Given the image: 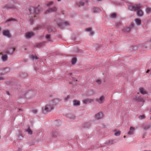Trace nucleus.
Wrapping results in <instances>:
<instances>
[{
	"label": "nucleus",
	"instance_id": "obj_1",
	"mask_svg": "<svg viewBox=\"0 0 151 151\" xmlns=\"http://www.w3.org/2000/svg\"><path fill=\"white\" fill-rule=\"evenodd\" d=\"M142 7V5L138 4L132 6V11L137 10V13L138 15L142 16L143 15V13L142 11L140 9V8Z\"/></svg>",
	"mask_w": 151,
	"mask_h": 151
},
{
	"label": "nucleus",
	"instance_id": "obj_2",
	"mask_svg": "<svg viewBox=\"0 0 151 151\" xmlns=\"http://www.w3.org/2000/svg\"><path fill=\"white\" fill-rule=\"evenodd\" d=\"M52 102H49L47 105L43 108L42 111L44 113H47L51 111L54 109V106L52 104Z\"/></svg>",
	"mask_w": 151,
	"mask_h": 151
},
{
	"label": "nucleus",
	"instance_id": "obj_3",
	"mask_svg": "<svg viewBox=\"0 0 151 151\" xmlns=\"http://www.w3.org/2000/svg\"><path fill=\"white\" fill-rule=\"evenodd\" d=\"M29 11L32 14H33L34 17H35V14H37L39 12V10L37 8L31 7L29 9Z\"/></svg>",
	"mask_w": 151,
	"mask_h": 151
},
{
	"label": "nucleus",
	"instance_id": "obj_4",
	"mask_svg": "<svg viewBox=\"0 0 151 151\" xmlns=\"http://www.w3.org/2000/svg\"><path fill=\"white\" fill-rule=\"evenodd\" d=\"M34 35L33 32H28L26 33L25 36L27 38H29L33 36Z\"/></svg>",
	"mask_w": 151,
	"mask_h": 151
},
{
	"label": "nucleus",
	"instance_id": "obj_5",
	"mask_svg": "<svg viewBox=\"0 0 151 151\" xmlns=\"http://www.w3.org/2000/svg\"><path fill=\"white\" fill-rule=\"evenodd\" d=\"M57 10V9L55 7H54L52 8H50L49 9L47 10L45 12V14H47L48 13H50L52 12H54L56 11Z\"/></svg>",
	"mask_w": 151,
	"mask_h": 151
},
{
	"label": "nucleus",
	"instance_id": "obj_6",
	"mask_svg": "<svg viewBox=\"0 0 151 151\" xmlns=\"http://www.w3.org/2000/svg\"><path fill=\"white\" fill-rule=\"evenodd\" d=\"M57 24L59 26H62L63 25L65 26L68 25L69 24V23L66 21H62L60 23H57Z\"/></svg>",
	"mask_w": 151,
	"mask_h": 151
},
{
	"label": "nucleus",
	"instance_id": "obj_7",
	"mask_svg": "<svg viewBox=\"0 0 151 151\" xmlns=\"http://www.w3.org/2000/svg\"><path fill=\"white\" fill-rule=\"evenodd\" d=\"M103 116V114L102 112H100L98 113L97 114L95 115V117L96 119H99L102 118Z\"/></svg>",
	"mask_w": 151,
	"mask_h": 151
},
{
	"label": "nucleus",
	"instance_id": "obj_8",
	"mask_svg": "<svg viewBox=\"0 0 151 151\" xmlns=\"http://www.w3.org/2000/svg\"><path fill=\"white\" fill-rule=\"evenodd\" d=\"M104 98H105L104 96H101L100 97L99 99H96V101L99 104H101L103 102V101L104 99Z\"/></svg>",
	"mask_w": 151,
	"mask_h": 151
},
{
	"label": "nucleus",
	"instance_id": "obj_9",
	"mask_svg": "<svg viewBox=\"0 0 151 151\" xmlns=\"http://www.w3.org/2000/svg\"><path fill=\"white\" fill-rule=\"evenodd\" d=\"M73 104L74 106H78L80 105V102L77 100H75L73 101Z\"/></svg>",
	"mask_w": 151,
	"mask_h": 151
},
{
	"label": "nucleus",
	"instance_id": "obj_10",
	"mask_svg": "<svg viewBox=\"0 0 151 151\" xmlns=\"http://www.w3.org/2000/svg\"><path fill=\"white\" fill-rule=\"evenodd\" d=\"M59 101L60 100L59 99H55L53 100L52 101H50V102H52V104L54 106V105H56L58 104Z\"/></svg>",
	"mask_w": 151,
	"mask_h": 151
},
{
	"label": "nucleus",
	"instance_id": "obj_11",
	"mask_svg": "<svg viewBox=\"0 0 151 151\" xmlns=\"http://www.w3.org/2000/svg\"><path fill=\"white\" fill-rule=\"evenodd\" d=\"M0 54L2 55L1 59L3 61H6L8 59V56L6 54H3L1 53Z\"/></svg>",
	"mask_w": 151,
	"mask_h": 151
},
{
	"label": "nucleus",
	"instance_id": "obj_12",
	"mask_svg": "<svg viewBox=\"0 0 151 151\" xmlns=\"http://www.w3.org/2000/svg\"><path fill=\"white\" fill-rule=\"evenodd\" d=\"M134 100L137 101L138 102H144L143 99L140 97H135V98L134 99Z\"/></svg>",
	"mask_w": 151,
	"mask_h": 151
},
{
	"label": "nucleus",
	"instance_id": "obj_13",
	"mask_svg": "<svg viewBox=\"0 0 151 151\" xmlns=\"http://www.w3.org/2000/svg\"><path fill=\"white\" fill-rule=\"evenodd\" d=\"M52 137H56L58 135V132L55 130H53L52 132Z\"/></svg>",
	"mask_w": 151,
	"mask_h": 151
},
{
	"label": "nucleus",
	"instance_id": "obj_14",
	"mask_svg": "<svg viewBox=\"0 0 151 151\" xmlns=\"http://www.w3.org/2000/svg\"><path fill=\"white\" fill-rule=\"evenodd\" d=\"M3 35H4L8 37H10V35L9 34V32L8 30H5L4 31L3 33Z\"/></svg>",
	"mask_w": 151,
	"mask_h": 151
},
{
	"label": "nucleus",
	"instance_id": "obj_15",
	"mask_svg": "<svg viewBox=\"0 0 151 151\" xmlns=\"http://www.w3.org/2000/svg\"><path fill=\"white\" fill-rule=\"evenodd\" d=\"M93 101V100H92L88 99H86L83 100V102L84 104H87L88 103H91Z\"/></svg>",
	"mask_w": 151,
	"mask_h": 151
},
{
	"label": "nucleus",
	"instance_id": "obj_16",
	"mask_svg": "<svg viewBox=\"0 0 151 151\" xmlns=\"http://www.w3.org/2000/svg\"><path fill=\"white\" fill-rule=\"evenodd\" d=\"M25 131L27 132L28 134L30 135H32L33 133V132L31 130L29 127L25 130Z\"/></svg>",
	"mask_w": 151,
	"mask_h": 151
},
{
	"label": "nucleus",
	"instance_id": "obj_17",
	"mask_svg": "<svg viewBox=\"0 0 151 151\" xmlns=\"http://www.w3.org/2000/svg\"><path fill=\"white\" fill-rule=\"evenodd\" d=\"M139 92L142 94L144 95L147 93L146 91L143 88H141L139 89Z\"/></svg>",
	"mask_w": 151,
	"mask_h": 151
},
{
	"label": "nucleus",
	"instance_id": "obj_18",
	"mask_svg": "<svg viewBox=\"0 0 151 151\" xmlns=\"http://www.w3.org/2000/svg\"><path fill=\"white\" fill-rule=\"evenodd\" d=\"M135 21L137 25H140L141 24V20L139 19H135Z\"/></svg>",
	"mask_w": 151,
	"mask_h": 151
},
{
	"label": "nucleus",
	"instance_id": "obj_19",
	"mask_svg": "<svg viewBox=\"0 0 151 151\" xmlns=\"http://www.w3.org/2000/svg\"><path fill=\"white\" fill-rule=\"evenodd\" d=\"M10 71L9 68V67L5 68L4 69V72L5 73H6L9 72Z\"/></svg>",
	"mask_w": 151,
	"mask_h": 151
},
{
	"label": "nucleus",
	"instance_id": "obj_20",
	"mask_svg": "<svg viewBox=\"0 0 151 151\" xmlns=\"http://www.w3.org/2000/svg\"><path fill=\"white\" fill-rule=\"evenodd\" d=\"M86 30L87 31L91 32V35H93V32H91V28H86Z\"/></svg>",
	"mask_w": 151,
	"mask_h": 151
},
{
	"label": "nucleus",
	"instance_id": "obj_21",
	"mask_svg": "<svg viewBox=\"0 0 151 151\" xmlns=\"http://www.w3.org/2000/svg\"><path fill=\"white\" fill-rule=\"evenodd\" d=\"M145 118V115H140L138 117L139 119L142 120Z\"/></svg>",
	"mask_w": 151,
	"mask_h": 151
},
{
	"label": "nucleus",
	"instance_id": "obj_22",
	"mask_svg": "<svg viewBox=\"0 0 151 151\" xmlns=\"http://www.w3.org/2000/svg\"><path fill=\"white\" fill-rule=\"evenodd\" d=\"M77 59L76 58H73L72 60V63L73 65H74L76 63Z\"/></svg>",
	"mask_w": 151,
	"mask_h": 151
},
{
	"label": "nucleus",
	"instance_id": "obj_23",
	"mask_svg": "<svg viewBox=\"0 0 151 151\" xmlns=\"http://www.w3.org/2000/svg\"><path fill=\"white\" fill-rule=\"evenodd\" d=\"M23 138V137L22 136L21 134H20L19 135H18L17 136V139H18L21 140Z\"/></svg>",
	"mask_w": 151,
	"mask_h": 151
},
{
	"label": "nucleus",
	"instance_id": "obj_24",
	"mask_svg": "<svg viewBox=\"0 0 151 151\" xmlns=\"http://www.w3.org/2000/svg\"><path fill=\"white\" fill-rule=\"evenodd\" d=\"M31 57L33 60L34 59L36 60L39 59V58H38L37 56L33 55L31 56Z\"/></svg>",
	"mask_w": 151,
	"mask_h": 151
},
{
	"label": "nucleus",
	"instance_id": "obj_25",
	"mask_svg": "<svg viewBox=\"0 0 151 151\" xmlns=\"http://www.w3.org/2000/svg\"><path fill=\"white\" fill-rule=\"evenodd\" d=\"M45 38L48 39V40L49 41H51V40L50 39V35H47L45 36Z\"/></svg>",
	"mask_w": 151,
	"mask_h": 151
},
{
	"label": "nucleus",
	"instance_id": "obj_26",
	"mask_svg": "<svg viewBox=\"0 0 151 151\" xmlns=\"http://www.w3.org/2000/svg\"><path fill=\"white\" fill-rule=\"evenodd\" d=\"M134 133V132L130 130V131L127 132V134L129 135H131L133 134Z\"/></svg>",
	"mask_w": 151,
	"mask_h": 151
},
{
	"label": "nucleus",
	"instance_id": "obj_27",
	"mask_svg": "<svg viewBox=\"0 0 151 151\" xmlns=\"http://www.w3.org/2000/svg\"><path fill=\"white\" fill-rule=\"evenodd\" d=\"M151 11V8H147L146 9V12L147 13H149Z\"/></svg>",
	"mask_w": 151,
	"mask_h": 151
},
{
	"label": "nucleus",
	"instance_id": "obj_28",
	"mask_svg": "<svg viewBox=\"0 0 151 151\" xmlns=\"http://www.w3.org/2000/svg\"><path fill=\"white\" fill-rule=\"evenodd\" d=\"M116 14L115 13H113L111 14V18H114L116 17Z\"/></svg>",
	"mask_w": 151,
	"mask_h": 151
},
{
	"label": "nucleus",
	"instance_id": "obj_29",
	"mask_svg": "<svg viewBox=\"0 0 151 151\" xmlns=\"http://www.w3.org/2000/svg\"><path fill=\"white\" fill-rule=\"evenodd\" d=\"M120 131H118L117 132H116L115 134L114 135L116 136H119L120 135Z\"/></svg>",
	"mask_w": 151,
	"mask_h": 151
},
{
	"label": "nucleus",
	"instance_id": "obj_30",
	"mask_svg": "<svg viewBox=\"0 0 151 151\" xmlns=\"http://www.w3.org/2000/svg\"><path fill=\"white\" fill-rule=\"evenodd\" d=\"M124 30L127 32H129L130 30V29L129 27H126L124 29Z\"/></svg>",
	"mask_w": 151,
	"mask_h": 151
},
{
	"label": "nucleus",
	"instance_id": "obj_31",
	"mask_svg": "<svg viewBox=\"0 0 151 151\" xmlns=\"http://www.w3.org/2000/svg\"><path fill=\"white\" fill-rule=\"evenodd\" d=\"M84 4L83 2H80L78 3V5L79 6H83L84 5Z\"/></svg>",
	"mask_w": 151,
	"mask_h": 151
},
{
	"label": "nucleus",
	"instance_id": "obj_32",
	"mask_svg": "<svg viewBox=\"0 0 151 151\" xmlns=\"http://www.w3.org/2000/svg\"><path fill=\"white\" fill-rule=\"evenodd\" d=\"M53 4V2L52 1H50L49 3H47V6H49L51 5L52 4Z\"/></svg>",
	"mask_w": 151,
	"mask_h": 151
},
{
	"label": "nucleus",
	"instance_id": "obj_33",
	"mask_svg": "<svg viewBox=\"0 0 151 151\" xmlns=\"http://www.w3.org/2000/svg\"><path fill=\"white\" fill-rule=\"evenodd\" d=\"M14 19L11 18V19H7L6 21V22H10L11 21H14Z\"/></svg>",
	"mask_w": 151,
	"mask_h": 151
},
{
	"label": "nucleus",
	"instance_id": "obj_34",
	"mask_svg": "<svg viewBox=\"0 0 151 151\" xmlns=\"http://www.w3.org/2000/svg\"><path fill=\"white\" fill-rule=\"evenodd\" d=\"M135 129V128L132 127H131L130 128V130L134 132V131Z\"/></svg>",
	"mask_w": 151,
	"mask_h": 151
},
{
	"label": "nucleus",
	"instance_id": "obj_35",
	"mask_svg": "<svg viewBox=\"0 0 151 151\" xmlns=\"http://www.w3.org/2000/svg\"><path fill=\"white\" fill-rule=\"evenodd\" d=\"M32 112L35 114H36L37 112V110L36 109H33L32 110Z\"/></svg>",
	"mask_w": 151,
	"mask_h": 151
},
{
	"label": "nucleus",
	"instance_id": "obj_36",
	"mask_svg": "<svg viewBox=\"0 0 151 151\" xmlns=\"http://www.w3.org/2000/svg\"><path fill=\"white\" fill-rule=\"evenodd\" d=\"M97 83H98L99 84H100L101 83V81L100 80H98L96 81Z\"/></svg>",
	"mask_w": 151,
	"mask_h": 151
},
{
	"label": "nucleus",
	"instance_id": "obj_37",
	"mask_svg": "<svg viewBox=\"0 0 151 151\" xmlns=\"http://www.w3.org/2000/svg\"><path fill=\"white\" fill-rule=\"evenodd\" d=\"M10 49L12 50V52H13L15 50V48L13 47L10 49H9L8 51H9Z\"/></svg>",
	"mask_w": 151,
	"mask_h": 151
},
{
	"label": "nucleus",
	"instance_id": "obj_38",
	"mask_svg": "<svg viewBox=\"0 0 151 151\" xmlns=\"http://www.w3.org/2000/svg\"><path fill=\"white\" fill-rule=\"evenodd\" d=\"M4 78L3 77H0V81L4 80Z\"/></svg>",
	"mask_w": 151,
	"mask_h": 151
},
{
	"label": "nucleus",
	"instance_id": "obj_39",
	"mask_svg": "<svg viewBox=\"0 0 151 151\" xmlns=\"http://www.w3.org/2000/svg\"><path fill=\"white\" fill-rule=\"evenodd\" d=\"M131 25L132 27H133L134 26V24L133 22H132L131 24Z\"/></svg>",
	"mask_w": 151,
	"mask_h": 151
},
{
	"label": "nucleus",
	"instance_id": "obj_40",
	"mask_svg": "<svg viewBox=\"0 0 151 151\" xmlns=\"http://www.w3.org/2000/svg\"><path fill=\"white\" fill-rule=\"evenodd\" d=\"M6 93L8 95H9H9L10 94H9V91H7L6 92Z\"/></svg>",
	"mask_w": 151,
	"mask_h": 151
},
{
	"label": "nucleus",
	"instance_id": "obj_41",
	"mask_svg": "<svg viewBox=\"0 0 151 151\" xmlns=\"http://www.w3.org/2000/svg\"><path fill=\"white\" fill-rule=\"evenodd\" d=\"M150 71V70L149 69H148L146 72L147 73H148Z\"/></svg>",
	"mask_w": 151,
	"mask_h": 151
},
{
	"label": "nucleus",
	"instance_id": "obj_42",
	"mask_svg": "<svg viewBox=\"0 0 151 151\" xmlns=\"http://www.w3.org/2000/svg\"><path fill=\"white\" fill-rule=\"evenodd\" d=\"M30 21L31 23H32V20L31 19H30Z\"/></svg>",
	"mask_w": 151,
	"mask_h": 151
},
{
	"label": "nucleus",
	"instance_id": "obj_43",
	"mask_svg": "<svg viewBox=\"0 0 151 151\" xmlns=\"http://www.w3.org/2000/svg\"><path fill=\"white\" fill-rule=\"evenodd\" d=\"M31 93H32V92H29L28 93V94H31Z\"/></svg>",
	"mask_w": 151,
	"mask_h": 151
},
{
	"label": "nucleus",
	"instance_id": "obj_44",
	"mask_svg": "<svg viewBox=\"0 0 151 151\" xmlns=\"http://www.w3.org/2000/svg\"><path fill=\"white\" fill-rule=\"evenodd\" d=\"M69 74H70V75H72V73H69Z\"/></svg>",
	"mask_w": 151,
	"mask_h": 151
},
{
	"label": "nucleus",
	"instance_id": "obj_45",
	"mask_svg": "<svg viewBox=\"0 0 151 151\" xmlns=\"http://www.w3.org/2000/svg\"><path fill=\"white\" fill-rule=\"evenodd\" d=\"M126 137V136H124V138H125Z\"/></svg>",
	"mask_w": 151,
	"mask_h": 151
},
{
	"label": "nucleus",
	"instance_id": "obj_46",
	"mask_svg": "<svg viewBox=\"0 0 151 151\" xmlns=\"http://www.w3.org/2000/svg\"><path fill=\"white\" fill-rule=\"evenodd\" d=\"M58 1H61V0H57Z\"/></svg>",
	"mask_w": 151,
	"mask_h": 151
},
{
	"label": "nucleus",
	"instance_id": "obj_47",
	"mask_svg": "<svg viewBox=\"0 0 151 151\" xmlns=\"http://www.w3.org/2000/svg\"><path fill=\"white\" fill-rule=\"evenodd\" d=\"M20 110H21V109H19V111H20Z\"/></svg>",
	"mask_w": 151,
	"mask_h": 151
},
{
	"label": "nucleus",
	"instance_id": "obj_48",
	"mask_svg": "<svg viewBox=\"0 0 151 151\" xmlns=\"http://www.w3.org/2000/svg\"><path fill=\"white\" fill-rule=\"evenodd\" d=\"M150 119H151V116H150Z\"/></svg>",
	"mask_w": 151,
	"mask_h": 151
},
{
	"label": "nucleus",
	"instance_id": "obj_49",
	"mask_svg": "<svg viewBox=\"0 0 151 151\" xmlns=\"http://www.w3.org/2000/svg\"><path fill=\"white\" fill-rule=\"evenodd\" d=\"M150 41L151 42V40Z\"/></svg>",
	"mask_w": 151,
	"mask_h": 151
}]
</instances>
